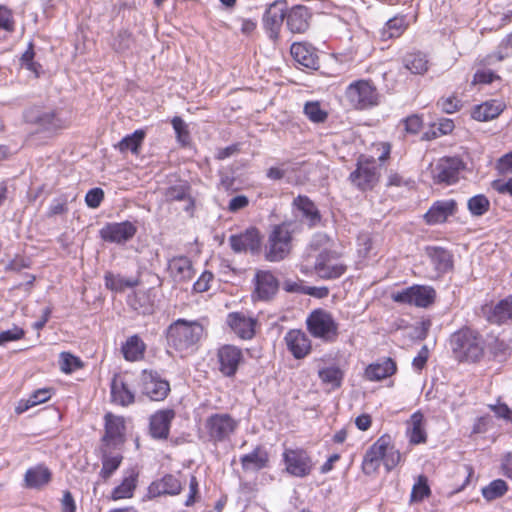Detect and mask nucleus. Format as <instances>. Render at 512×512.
<instances>
[{"instance_id": "1", "label": "nucleus", "mask_w": 512, "mask_h": 512, "mask_svg": "<svg viewBox=\"0 0 512 512\" xmlns=\"http://www.w3.org/2000/svg\"><path fill=\"white\" fill-rule=\"evenodd\" d=\"M206 335L204 324L200 320L179 318L172 322L166 332L168 345L181 353L194 352Z\"/></svg>"}, {"instance_id": "2", "label": "nucleus", "mask_w": 512, "mask_h": 512, "mask_svg": "<svg viewBox=\"0 0 512 512\" xmlns=\"http://www.w3.org/2000/svg\"><path fill=\"white\" fill-rule=\"evenodd\" d=\"M449 347L453 357L459 362H479L484 356V342L481 335L469 328L463 327L449 337Z\"/></svg>"}, {"instance_id": "3", "label": "nucleus", "mask_w": 512, "mask_h": 512, "mask_svg": "<svg viewBox=\"0 0 512 512\" xmlns=\"http://www.w3.org/2000/svg\"><path fill=\"white\" fill-rule=\"evenodd\" d=\"M290 223L273 226L264 249V257L269 262L284 260L292 248V230Z\"/></svg>"}, {"instance_id": "4", "label": "nucleus", "mask_w": 512, "mask_h": 512, "mask_svg": "<svg viewBox=\"0 0 512 512\" xmlns=\"http://www.w3.org/2000/svg\"><path fill=\"white\" fill-rule=\"evenodd\" d=\"M306 326L312 337L326 343L335 342L339 336V324L330 312L321 308L310 312Z\"/></svg>"}, {"instance_id": "5", "label": "nucleus", "mask_w": 512, "mask_h": 512, "mask_svg": "<svg viewBox=\"0 0 512 512\" xmlns=\"http://www.w3.org/2000/svg\"><path fill=\"white\" fill-rule=\"evenodd\" d=\"M238 421L228 413H214L208 416L203 423V438L218 444L225 442L235 433Z\"/></svg>"}, {"instance_id": "6", "label": "nucleus", "mask_w": 512, "mask_h": 512, "mask_svg": "<svg viewBox=\"0 0 512 512\" xmlns=\"http://www.w3.org/2000/svg\"><path fill=\"white\" fill-rule=\"evenodd\" d=\"M345 99L352 108L365 110L378 104L379 94L370 80H357L347 86Z\"/></svg>"}, {"instance_id": "7", "label": "nucleus", "mask_w": 512, "mask_h": 512, "mask_svg": "<svg viewBox=\"0 0 512 512\" xmlns=\"http://www.w3.org/2000/svg\"><path fill=\"white\" fill-rule=\"evenodd\" d=\"M349 178L359 189L370 190L379 181V165L374 158L361 155L357 161V168L350 174Z\"/></svg>"}, {"instance_id": "8", "label": "nucleus", "mask_w": 512, "mask_h": 512, "mask_svg": "<svg viewBox=\"0 0 512 512\" xmlns=\"http://www.w3.org/2000/svg\"><path fill=\"white\" fill-rule=\"evenodd\" d=\"M436 291L427 285H413L402 291L394 292L391 298L394 302L400 304L414 305L427 308L434 303Z\"/></svg>"}, {"instance_id": "9", "label": "nucleus", "mask_w": 512, "mask_h": 512, "mask_svg": "<svg viewBox=\"0 0 512 512\" xmlns=\"http://www.w3.org/2000/svg\"><path fill=\"white\" fill-rule=\"evenodd\" d=\"M282 458L285 471L293 477H307L313 470L314 464L312 459L304 449L285 448Z\"/></svg>"}, {"instance_id": "10", "label": "nucleus", "mask_w": 512, "mask_h": 512, "mask_svg": "<svg viewBox=\"0 0 512 512\" xmlns=\"http://www.w3.org/2000/svg\"><path fill=\"white\" fill-rule=\"evenodd\" d=\"M340 254L327 248L317 256L314 270L321 279L330 280L342 276L346 271V265L338 262Z\"/></svg>"}, {"instance_id": "11", "label": "nucleus", "mask_w": 512, "mask_h": 512, "mask_svg": "<svg viewBox=\"0 0 512 512\" xmlns=\"http://www.w3.org/2000/svg\"><path fill=\"white\" fill-rule=\"evenodd\" d=\"M229 244L235 253H251L256 255L261 251L262 236L255 227H249L239 234L229 237Z\"/></svg>"}, {"instance_id": "12", "label": "nucleus", "mask_w": 512, "mask_h": 512, "mask_svg": "<svg viewBox=\"0 0 512 512\" xmlns=\"http://www.w3.org/2000/svg\"><path fill=\"white\" fill-rule=\"evenodd\" d=\"M286 10V1L276 0L267 7L263 15L264 29L268 34V37L273 41H276L279 38L283 20L286 16Z\"/></svg>"}, {"instance_id": "13", "label": "nucleus", "mask_w": 512, "mask_h": 512, "mask_svg": "<svg viewBox=\"0 0 512 512\" xmlns=\"http://www.w3.org/2000/svg\"><path fill=\"white\" fill-rule=\"evenodd\" d=\"M141 391L152 401H162L170 392V385L156 371L144 370L141 374Z\"/></svg>"}, {"instance_id": "14", "label": "nucleus", "mask_w": 512, "mask_h": 512, "mask_svg": "<svg viewBox=\"0 0 512 512\" xmlns=\"http://www.w3.org/2000/svg\"><path fill=\"white\" fill-rule=\"evenodd\" d=\"M462 168L463 162L460 158L444 157L432 167V178L436 183L452 184L458 180Z\"/></svg>"}, {"instance_id": "15", "label": "nucleus", "mask_w": 512, "mask_h": 512, "mask_svg": "<svg viewBox=\"0 0 512 512\" xmlns=\"http://www.w3.org/2000/svg\"><path fill=\"white\" fill-rule=\"evenodd\" d=\"M137 232V227L129 222H114L106 224L100 230L101 238L110 243L124 244L131 240Z\"/></svg>"}, {"instance_id": "16", "label": "nucleus", "mask_w": 512, "mask_h": 512, "mask_svg": "<svg viewBox=\"0 0 512 512\" xmlns=\"http://www.w3.org/2000/svg\"><path fill=\"white\" fill-rule=\"evenodd\" d=\"M25 118L27 122L37 125L43 131L55 132L63 128V122L54 110L46 111L34 107L25 113Z\"/></svg>"}, {"instance_id": "17", "label": "nucleus", "mask_w": 512, "mask_h": 512, "mask_svg": "<svg viewBox=\"0 0 512 512\" xmlns=\"http://www.w3.org/2000/svg\"><path fill=\"white\" fill-rule=\"evenodd\" d=\"M219 371L227 377L234 376L240 363L243 361V354L240 348L234 345H224L217 352Z\"/></svg>"}, {"instance_id": "18", "label": "nucleus", "mask_w": 512, "mask_h": 512, "mask_svg": "<svg viewBox=\"0 0 512 512\" xmlns=\"http://www.w3.org/2000/svg\"><path fill=\"white\" fill-rule=\"evenodd\" d=\"M175 418L173 409H164L155 412L150 417L149 430L154 439L165 440L169 436L172 420Z\"/></svg>"}, {"instance_id": "19", "label": "nucleus", "mask_w": 512, "mask_h": 512, "mask_svg": "<svg viewBox=\"0 0 512 512\" xmlns=\"http://www.w3.org/2000/svg\"><path fill=\"white\" fill-rule=\"evenodd\" d=\"M288 350L296 359H302L311 350V341L301 330H290L285 335Z\"/></svg>"}, {"instance_id": "20", "label": "nucleus", "mask_w": 512, "mask_h": 512, "mask_svg": "<svg viewBox=\"0 0 512 512\" xmlns=\"http://www.w3.org/2000/svg\"><path fill=\"white\" fill-rule=\"evenodd\" d=\"M255 293L260 300L271 299L278 291L279 282L270 271H257L255 274Z\"/></svg>"}, {"instance_id": "21", "label": "nucleus", "mask_w": 512, "mask_h": 512, "mask_svg": "<svg viewBox=\"0 0 512 512\" xmlns=\"http://www.w3.org/2000/svg\"><path fill=\"white\" fill-rule=\"evenodd\" d=\"M227 323L242 339H251L255 334L256 320L241 312L230 313L227 317Z\"/></svg>"}, {"instance_id": "22", "label": "nucleus", "mask_w": 512, "mask_h": 512, "mask_svg": "<svg viewBox=\"0 0 512 512\" xmlns=\"http://www.w3.org/2000/svg\"><path fill=\"white\" fill-rule=\"evenodd\" d=\"M293 59L305 68L318 69L319 58L315 49L307 43H293L290 49Z\"/></svg>"}, {"instance_id": "23", "label": "nucleus", "mask_w": 512, "mask_h": 512, "mask_svg": "<svg viewBox=\"0 0 512 512\" xmlns=\"http://www.w3.org/2000/svg\"><path fill=\"white\" fill-rule=\"evenodd\" d=\"M385 448V439H378L366 451L363 461L362 470L366 475L375 474L381 463L383 462V449Z\"/></svg>"}, {"instance_id": "24", "label": "nucleus", "mask_w": 512, "mask_h": 512, "mask_svg": "<svg viewBox=\"0 0 512 512\" xmlns=\"http://www.w3.org/2000/svg\"><path fill=\"white\" fill-rule=\"evenodd\" d=\"M310 17L309 9L306 6H294L286 14L287 27L292 33H304L309 28Z\"/></svg>"}, {"instance_id": "25", "label": "nucleus", "mask_w": 512, "mask_h": 512, "mask_svg": "<svg viewBox=\"0 0 512 512\" xmlns=\"http://www.w3.org/2000/svg\"><path fill=\"white\" fill-rule=\"evenodd\" d=\"M505 107L506 105L502 100H489L475 106L472 110L471 116L477 121H489L497 118L503 112Z\"/></svg>"}, {"instance_id": "26", "label": "nucleus", "mask_w": 512, "mask_h": 512, "mask_svg": "<svg viewBox=\"0 0 512 512\" xmlns=\"http://www.w3.org/2000/svg\"><path fill=\"white\" fill-rule=\"evenodd\" d=\"M182 490V482L178 476L166 474L160 480L153 482L149 487V492L153 496L162 494L178 495Z\"/></svg>"}, {"instance_id": "27", "label": "nucleus", "mask_w": 512, "mask_h": 512, "mask_svg": "<svg viewBox=\"0 0 512 512\" xmlns=\"http://www.w3.org/2000/svg\"><path fill=\"white\" fill-rule=\"evenodd\" d=\"M456 209L454 200H443L435 202L426 212L425 220L428 224L443 223L446 219L453 215Z\"/></svg>"}, {"instance_id": "28", "label": "nucleus", "mask_w": 512, "mask_h": 512, "mask_svg": "<svg viewBox=\"0 0 512 512\" xmlns=\"http://www.w3.org/2000/svg\"><path fill=\"white\" fill-rule=\"evenodd\" d=\"M168 270L175 282H186L193 276L192 263L185 256L172 258L168 263Z\"/></svg>"}, {"instance_id": "29", "label": "nucleus", "mask_w": 512, "mask_h": 512, "mask_svg": "<svg viewBox=\"0 0 512 512\" xmlns=\"http://www.w3.org/2000/svg\"><path fill=\"white\" fill-rule=\"evenodd\" d=\"M240 463L245 471H259L269 464L268 452L261 446H257L251 453L241 456Z\"/></svg>"}, {"instance_id": "30", "label": "nucleus", "mask_w": 512, "mask_h": 512, "mask_svg": "<svg viewBox=\"0 0 512 512\" xmlns=\"http://www.w3.org/2000/svg\"><path fill=\"white\" fill-rule=\"evenodd\" d=\"M293 205L301 213L302 219L308 224L309 227H314L320 222V212L315 204L307 196L299 195L294 199Z\"/></svg>"}, {"instance_id": "31", "label": "nucleus", "mask_w": 512, "mask_h": 512, "mask_svg": "<svg viewBox=\"0 0 512 512\" xmlns=\"http://www.w3.org/2000/svg\"><path fill=\"white\" fill-rule=\"evenodd\" d=\"M397 370L396 363L391 358L370 364L365 369V377L369 381H380L393 375Z\"/></svg>"}, {"instance_id": "32", "label": "nucleus", "mask_w": 512, "mask_h": 512, "mask_svg": "<svg viewBox=\"0 0 512 512\" xmlns=\"http://www.w3.org/2000/svg\"><path fill=\"white\" fill-rule=\"evenodd\" d=\"M125 429L123 418L110 413L105 416V434L103 440L113 445L123 441Z\"/></svg>"}, {"instance_id": "33", "label": "nucleus", "mask_w": 512, "mask_h": 512, "mask_svg": "<svg viewBox=\"0 0 512 512\" xmlns=\"http://www.w3.org/2000/svg\"><path fill=\"white\" fill-rule=\"evenodd\" d=\"M403 66L414 75H424L429 69L427 54L421 51L409 52L402 58Z\"/></svg>"}, {"instance_id": "34", "label": "nucleus", "mask_w": 512, "mask_h": 512, "mask_svg": "<svg viewBox=\"0 0 512 512\" xmlns=\"http://www.w3.org/2000/svg\"><path fill=\"white\" fill-rule=\"evenodd\" d=\"M111 397L113 402L121 406H128L135 401L134 393L118 375H114L111 381Z\"/></svg>"}, {"instance_id": "35", "label": "nucleus", "mask_w": 512, "mask_h": 512, "mask_svg": "<svg viewBox=\"0 0 512 512\" xmlns=\"http://www.w3.org/2000/svg\"><path fill=\"white\" fill-rule=\"evenodd\" d=\"M427 255L438 273H445L452 268V255L441 247H427Z\"/></svg>"}, {"instance_id": "36", "label": "nucleus", "mask_w": 512, "mask_h": 512, "mask_svg": "<svg viewBox=\"0 0 512 512\" xmlns=\"http://www.w3.org/2000/svg\"><path fill=\"white\" fill-rule=\"evenodd\" d=\"M405 16H395L389 19L379 30V37L383 41L400 37L407 29Z\"/></svg>"}, {"instance_id": "37", "label": "nucleus", "mask_w": 512, "mask_h": 512, "mask_svg": "<svg viewBox=\"0 0 512 512\" xmlns=\"http://www.w3.org/2000/svg\"><path fill=\"white\" fill-rule=\"evenodd\" d=\"M424 417L420 412L411 415L408 421L407 436L412 444H421L426 442V431L424 429Z\"/></svg>"}, {"instance_id": "38", "label": "nucleus", "mask_w": 512, "mask_h": 512, "mask_svg": "<svg viewBox=\"0 0 512 512\" xmlns=\"http://www.w3.org/2000/svg\"><path fill=\"white\" fill-rule=\"evenodd\" d=\"M137 478L138 473L134 469L129 470L121 484L113 489L111 498L113 500H120L132 497L136 488Z\"/></svg>"}, {"instance_id": "39", "label": "nucleus", "mask_w": 512, "mask_h": 512, "mask_svg": "<svg viewBox=\"0 0 512 512\" xmlns=\"http://www.w3.org/2000/svg\"><path fill=\"white\" fill-rule=\"evenodd\" d=\"M50 479L51 472L43 465L28 469L24 477L25 484L28 488H39L47 484Z\"/></svg>"}, {"instance_id": "40", "label": "nucleus", "mask_w": 512, "mask_h": 512, "mask_svg": "<svg viewBox=\"0 0 512 512\" xmlns=\"http://www.w3.org/2000/svg\"><path fill=\"white\" fill-rule=\"evenodd\" d=\"M488 352L498 362H505L511 355L510 343L499 337H490L486 343Z\"/></svg>"}, {"instance_id": "41", "label": "nucleus", "mask_w": 512, "mask_h": 512, "mask_svg": "<svg viewBox=\"0 0 512 512\" xmlns=\"http://www.w3.org/2000/svg\"><path fill=\"white\" fill-rule=\"evenodd\" d=\"M145 344L138 335H133L123 344L121 350L127 361H138L143 358Z\"/></svg>"}, {"instance_id": "42", "label": "nucleus", "mask_w": 512, "mask_h": 512, "mask_svg": "<svg viewBox=\"0 0 512 512\" xmlns=\"http://www.w3.org/2000/svg\"><path fill=\"white\" fill-rule=\"evenodd\" d=\"M512 319V297H507L497 303L488 316L494 324H503Z\"/></svg>"}, {"instance_id": "43", "label": "nucleus", "mask_w": 512, "mask_h": 512, "mask_svg": "<svg viewBox=\"0 0 512 512\" xmlns=\"http://www.w3.org/2000/svg\"><path fill=\"white\" fill-rule=\"evenodd\" d=\"M144 138L145 131L141 129L136 130L119 141L115 145V148H117L121 153L130 151L133 154H137Z\"/></svg>"}, {"instance_id": "44", "label": "nucleus", "mask_w": 512, "mask_h": 512, "mask_svg": "<svg viewBox=\"0 0 512 512\" xmlns=\"http://www.w3.org/2000/svg\"><path fill=\"white\" fill-rule=\"evenodd\" d=\"M105 286L115 292H123L126 288H133L139 284L138 279L125 278L121 275H115L107 272L104 276Z\"/></svg>"}, {"instance_id": "45", "label": "nucleus", "mask_w": 512, "mask_h": 512, "mask_svg": "<svg viewBox=\"0 0 512 512\" xmlns=\"http://www.w3.org/2000/svg\"><path fill=\"white\" fill-rule=\"evenodd\" d=\"M51 398V390L48 388H42L36 390L26 400H21L18 406L15 408L17 414H21L27 411L29 408L34 407L38 404L44 403Z\"/></svg>"}, {"instance_id": "46", "label": "nucleus", "mask_w": 512, "mask_h": 512, "mask_svg": "<svg viewBox=\"0 0 512 512\" xmlns=\"http://www.w3.org/2000/svg\"><path fill=\"white\" fill-rule=\"evenodd\" d=\"M318 377L323 383L329 384L333 389H336L341 386L344 373L339 367L330 366L320 369L318 371Z\"/></svg>"}, {"instance_id": "47", "label": "nucleus", "mask_w": 512, "mask_h": 512, "mask_svg": "<svg viewBox=\"0 0 512 512\" xmlns=\"http://www.w3.org/2000/svg\"><path fill=\"white\" fill-rule=\"evenodd\" d=\"M379 439H385V448L383 449V464L387 471H391L401 461L400 452L390 445V437L387 435L381 436Z\"/></svg>"}, {"instance_id": "48", "label": "nucleus", "mask_w": 512, "mask_h": 512, "mask_svg": "<svg viewBox=\"0 0 512 512\" xmlns=\"http://www.w3.org/2000/svg\"><path fill=\"white\" fill-rule=\"evenodd\" d=\"M123 457L120 454H108L103 453L102 456V469L100 471V477L103 480H107L111 475L119 468Z\"/></svg>"}, {"instance_id": "49", "label": "nucleus", "mask_w": 512, "mask_h": 512, "mask_svg": "<svg viewBox=\"0 0 512 512\" xmlns=\"http://www.w3.org/2000/svg\"><path fill=\"white\" fill-rule=\"evenodd\" d=\"M508 491L507 483L502 479H496L482 488V496L487 501L502 497Z\"/></svg>"}, {"instance_id": "50", "label": "nucleus", "mask_w": 512, "mask_h": 512, "mask_svg": "<svg viewBox=\"0 0 512 512\" xmlns=\"http://www.w3.org/2000/svg\"><path fill=\"white\" fill-rule=\"evenodd\" d=\"M431 494L428 485V479L424 475H419L416 483L412 487L410 500L411 502H421Z\"/></svg>"}, {"instance_id": "51", "label": "nucleus", "mask_w": 512, "mask_h": 512, "mask_svg": "<svg viewBox=\"0 0 512 512\" xmlns=\"http://www.w3.org/2000/svg\"><path fill=\"white\" fill-rule=\"evenodd\" d=\"M467 206L473 216H482L489 210L490 202L485 195L478 194L468 200Z\"/></svg>"}, {"instance_id": "52", "label": "nucleus", "mask_w": 512, "mask_h": 512, "mask_svg": "<svg viewBox=\"0 0 512 512\" xmlns=\"http://www.w3.org/2000/svg\"><path fill=\"white\" fill-rule=\"evenodd\" d=\"M291 166L292 163L290 161H283L276 166L270 167L266 171V177L272 181L282 180L288 173L294 171Z\"/></svg>"}, {"instance_id": "53", "label": "nucleus", "mask_w": 512, "mask_h": 512, "mask_svg": "<svg viewBox=\"0 0 512 512\" xmlns=\"http://www.w3.org/2000/svg\"><path fill=\"white\" fill-rule=\"evenodd\" d=\"M82 365L83 364L78 357L68 352H62L60 354V368L62 372L67 374L72 373L77 369L81 368Z\"/></svg>"}, {"instance_id": "54", "label": "nucleus", "mask_w": 512, "mask_h": 512, "mask_svg": "<svg viewBox=\"0 0 512 512\" xmlns=\"http://www.w3.org/2000/svg\"><path fill=\"white\" fill-rule=\"evenodd\" d=\"M304 113L315 123L324 122L327 118V113L321 108L318 102H307L304 106Z\"/></svg>"}, {"instance_id": "55", "label": "nucleus", "mask_w": 512, "mask_h": 512, "mask_svg": "<svg viewBox=\"0 0 512 512\" xmlns=\"http://www.w3.org/2000/svg\"><path fill=\"white\" fill-rule=\"evenodd\" d=\"M437 106L445 113L452 114L460 110L462 102L456 96L451 95L446 98H441L437 102Z\"/></svg>"}, {"instance_id": "56", "label": "nucleus", "mask_w": 512, "mask_h": 512, "mask_svg": "<svg viewBox=\"0 0 512 512\" xmlns=\"http://www.w3.org/2000/svg\"><path fill=\"white\" fill-rule=\"evenodd\" d=\"M104 199V191L101 188L90 189L85 196V202L90 208H98Z\"/></svg>"}, {"instance_id": "57", "label": "nucleus", "mask_w": 512, "mask_h": 512, "mask_svg": "<svg viewBox=\"0 0 512 512\" xmlns=\"http://www.w3.org/2000/svg\"><path fill=\"white\" fill-rule=\"evenodd\" d=\"M172 126L175 130L177 138L183 144L187 143L189 140V133L187 131L186 123L180 117H174L172 119Z\"/></svg>"}, {"instance_id": "58", "label": "nucleus", "mask_w": 512, "mask_h": 512, "mask_svg": "<svg viewBox=\"0 0 512 512\" xmlns=\"http://www.w3.org/2000/svg\"><path fill=\"white\" fill-rule=\"evenodd\" d=\"M34 55H35V53L33 50V44L30 42L27 50L21 56V64L26 69H28L34 73H37V69L40 66L33 61Z\"/></svg>"}, {"instance_id": "59", "label": "nucleus", "mask_w": 512, "mask_h": 512, "mask_svg": "<svg viewBox=\"0 0 512 512\" xmlns=\"http://www.w3.org/2000/svg\"><path fill=\"white\" fill-rule=\"evenodd\" d=\"M198 494H199L198 480H197V478L194 475H192L190 477V481H189V494H188L187 499L185 500V503H184L185 506L190 507L194 503H196V501L199 498Z\"/></svg>"}, {"instance_id": "60", "label": "nucleus", "mask_w": 512, "mask_h": 512, "mask_svg": "<svg viewBox=\"0 0 512 512\" xmlns=\"http://www.w3.org/2000/svg\"><path fill=\"white\" fill-rule=\"evenodd\" d=\"M213 280V274L209 271H204L197 281L194 283L193 289L196 292H206L210 288V282Z\"/></svg>"}, {"instance_id": "61", "label": "nucleus", "mask_w": 512, "mask_h": 512, "mask_svg": "<svg viewBox=\"0 0 512 512\" xmlns=\"http://www.w3.org/2000/svg\"><path fill=\"white\" fill-rule=\"evenodd\" d=\"M422 119L418 115H410L404 120L405 131L410 134H417L422 128Z\"/></svg>"}, {"instance_id": "62", "label": "nucleus", "mask_w": 512, "mask_h": 512, "mask_svg": "<svg viewBox=\"0 0 512 512\" xmlns=\"http://www.w3.org/2000/svg\"><path fill=\"white\" fill-rule=\"evenodd\" d=\"M68 211L67 203L65 200L54 199L47 211V217L51 218L57 215L66 214Z\"/></svg>"}, {"instance_id": "63", "label": "nucleus", "mask_w": 512, "mask_h": 512, "mask_svg": "<svg viewBox=\"0 0 512 512\" xmlns=\"http://www.w3.org/2000/svg\"><path fill=\"white\" fill-rule=\"evenodd\" d=\"M24 336V330L18 327L0 333V345L7 342L19 340Z\"/></svg>"}, {"instance_id": "64", "label": "nucleus", "mask_w": 512, "mask_h": 512, "mask_svg": "<svg viewBox=\"0 0 512 512\" xmlns=\"http://www.w3.org/2000/svg\"><path fill=\"white\" fill-rule=\"evenodd\" d=\"M249 205V199L245 195H237L233 197L228 204V211L231 213H236Z\"/></svg>"}]
</instances>
